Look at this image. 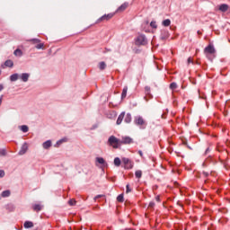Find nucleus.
<instances>
[{
	"label": "nucleus",
	"instance_id": "obj_43",
	"mask_svg": "<svg viewBox=\"0 0 230 230\" xmlns=\"http://www.w3.org/2000/svg\"><path fill=\"white\" fill-rule=\"evenodd\" d=\"M4 177V170H0V179H3Z\"/></svg>",
	"mask_w": 230,
	"mask_h": 230
},
{
	"label": "nucleus",
	"instance_id": "obj_26",
	"mask_svg": "<svg viewBox=\"0 0 230 230\" xmlns=\"http://www.w3.org/2000/svg\"><path fill=\"white\" fill-rule=\"evenodd\" d=\"M4 66L6 67H13V61L10 60V59H7L5 62H4Z\"/></svg>",
	"mask_w": 230,
	"mask_h": 230
},
{
	"label": "nucleus",
	"instance_id": "obj_15",
	"mask_svg": "<svg viewBox=\"0 0 230 230\" xmlns=\"http://www.w3.org/2000/svg\"><path fill=\"white\" fill-rule=\"evenodd\" d=\"M125 118V111H122L119 117H118V119H117V125H121V121H123Z\"/></svg>",
	"mask_w": 230,
	"mask_h": 230
},
{
	"label": "nucleus",
	"instance_id": "obj_2",
	"mask_svg": "<svg viewBox=\"0 0 230 230\" xmlns=\"http://www.w3.org/2000/svg\"><path fill=\"white\" fill-rule=\"evenodd\" d=\"M148 40L145 34H140L136 38L135 44L136 46H146Z\"/></svg>",
	"mask_w": 230,
	"mask_h": 230
},
{
	"label": "nucleus",
	"instance_id": "obj_48",
	"mask_svg": "<svg viewBox=\"0 0 230 230\" xmlns=\"http://www.w3.org/2000/svg\"><path fill=\"white\" fill-rule=\"evenodd\" d=\"M208 154H209V147L207 148L206 151H205V155H208Z\"/></svg>",
	"mask_w": 230,
	"mask_h": 230
},
{
	"label": "nucleus",
	"instance_id": "obj_56",
	"mask_svg": "<svg viewBox=\"0 0 230 230\" xmlns=\"http://www.w3.org/2000/svg\"><path fill=\"white\" fill-rule=\"evenodd\" d=\"M217 151H218V152H221V150H220V149H217Z\"/></svg>",
	"mask_w": 230,
	"mask_h": 230
},
{
	"label": "nucleus",
	"instance_id": "obj_51",
	"mask_svg": "<svg viewBox=\"0 0 230 230\" xmlns=\"http://www.w3.org/2000/svg\"><path fill=\"white\" fill-rule=\"evenodd\" d=\"M3 103V95L0 97V105Z\"/></svg>",
	"mask_w": 230,
	"mask_h": 230
},
{
	"label": "nucleus",
	"instance_id": "obj_25",
	"mask_svg": "<svg viewBox=\"0 0 230 230\" xmlns=\"http://www.w3.org/2000/svg\"><path fill=\"white\" fill-rule=\"evenodd\" d=\"M162 24H163V26L167 28L168 26H170V24H172V21L170 19L164 20L162 22Z\"/></svg>",
	"mask_w": 230,
	"mask_h": 230
},
{
	"label": "nucleus",
	"instance_id": "obj_14",
	"mask_svg": "<svg viewBox=\"0 0 230 230\" xmlns=\"http://www.w3.org/2000/svg\"><path fill=\"white\" fill-rule=\"evenodd\" d=\"M97 66L100 69V71H105V69L107 68V64L104 61H102L99 62Z\"/></svg>",
	"mask_w": 230,
	"mask_h": 230
},
{
	"label": "nucleus",
	"instance_id": "obj_34",
	"mask_svg": "<svg viewBox=\"0 0 230 230\" xmlns=\"http://www.w3.org/2000/svg\"><path fill=\"white\" fill-rule=\"evenodd\" d=\"M177 88V83H171L170 84V89H172V91L175 90Z\"/></svg>",
	"mask_w": 230,
	"mask_h": 230
},
{
	"label": "nucleus",
	"instance_id": "obj_57",
	"mask_svg": "<svg viewBox=\"0 0 230 230\" xmlns=\"http://www.w3.org/2000/svg\"><path fill=\"white\" fill-rule=\"evenodd\" d=\"M106 51H110L109 49H106Z\"/></svg>",
	"mask_w": 230,
	"mask_h": 230
},
{
	"label": "nucleus",
	"instance_id": "obj_39",
	"mask_svg": "<svg viewBox=\"0 0 230 230\" xmlns=\"http://www.w3.org/2000/svg\"><path fill=\"white\" fill-rule=\"evenodd\" d=\"M130 161V159L128 158H122V164H124V166Z\"/></svg>",
	"mask_w": 230,
	"mask_h": 230
},
{
	"label": "nucleus",
	"instance_id": "obj_58",
	"mask_svg": "<svg viewBox=\"0 0 230 230\" xmlns=\"http://www.w3.org/2000/svg\"><path fill=\"white\" fill-rule=\"evenodd\" d=\"M0 75H1V70H0Z\"/></svg>",
	"mask_w": 230,
	"mask_h": 230
},
{
	"label": "nucleus",
	"instance_id": "obj_4",
	"mask_svg": "<svg viewBox=\"0 0 230 230\" xmlns=\"http://www.w3.org/2000/svg\"><path fill=\"white\" fill-rule=\"evenodd\" d=\"M204 52L206 53L208 60H213V58L211 57V55H214L215 53V47L213 45L206 47Z\"/></svg>",
	"mask_w": 230,
	"mask_h": 230
},
{
	"label": "nucleus",
	"instance_id": "obj_3",
	"mask_svg": "<svg viewBox=\"0 0 230 230\" xmlns=\"http://www.w3.org/2000/svg\"><path fill=\"white\" fill-rule=\"evenodd\" d=\"M134 123L137 127H140V128H146V122L140 115L134 117Z\"/></svg>",
	"mask_w": 230,
	"mask_h": 230
},
{
	"label": "nucleus",
	"instance_id": "obj_21",
	"mask_svg": "<svg viewBox=\"0 0 230 230\" xmlns=\"http://www.w3.org/2000/svg\"><path fill=\"white\" fill-rule=\"evenodd\" d=\"M127 91H128V87L124 86L121 93V100H125V98H127Z\"/></svg>",
	"mask_w": 230,
	"mask_h": 230
},
{
	"label": "nucleus",
	"instance_id": "obj_5",
	"mask_svg": "<svg viewBox=\"0 0 230 230\" xmlns=\"http://www.w3.org/2000/svg\"><path fill=\"white\" fill-rule=\"evenodd\" d=\"M96 166H100L102 168V172H104V168H107L108 164L105 159L103 157H96L95 158Z\"/></svg>",
	"mask_w": 230,
	"mask_h": 230
},
{
	"label": "nucleus",
	"instance_id": "obj_54",
	"mask_svg": "<svg viewBox=\"0 0 230 230\" xmlns=\"http://www.w3.org/2000/svg\"><path fill=\"white\" fill-rule=\"evenodd\" d=\"M113 164H116V158H114L113 160Z\"/></svg>",
	"mask_w": 230,
	"mask_h": 230
},
{
	"label": "nucleus",
	"instance_id": "obj_10",
	"mask_svg": "<svg viewBox=\"0 0 230 230\" xmlns=\"http://www.w3.org/2000/svg\"><path fill=\"white\" fill-rule=\"evenodd\" d=\"M30 76L31 75L29 73H22L20 75V78L22 80V82H28L30 80Z\"/></svg>",
	"mask_w": 230,
	"mask_h": 230
},
{
	"label": "nucleus",
	"instance_id": "obj_19",
	"mask_svg": "<svg viewBox=\"0 0 230 230\" xmlns=\"http://www.w3.org/2000/svg\"><path fill=\"white\" fill-rule=\"evenodd\" d=\"M19 78H20V75L19 74H13L10 76L11 82H17V80H19Z\"/></svg>",
	"mask_w": 230,
	"mask_h": 230
},
{
	"label": "nucleus",
	"instance_id": "obj_44",
	"mask_svg": "<svg viewBox=\"0 0 230 230\" xmlns=\"http://www.w3.org/2000/svg\"><path fill=\"white\" fill-rule=\"evenodd\" d=\"M154 206H155V203L154 201H151L149 203V208H154Z\"/></svg>",
	"mask_w": 230,
	"mask_h": 230
},
{
	"label": "nucleus",
	"instance_id": "obj_37",
	"mask_svg": "<svg viewBox=\"0 0 230 230\" xmlns=\"http://www.w3.org/2000/svg\"><path fill=\"white\" fill-rule=\"evenodd\" d=\"M116 166H121V159L119 157H116Z\"/></svg>",
	"mask_w": 230,
	"mask_h": 230
},
{
	"label": "nucleus",
	"instance_id": "obj_46",
	"mask_svg": "<svg viewBox=\"0 0 230 230\" xmlns=\"http://www.w3.org/2000/svg\"><path fill=\"white\" fill-rule=\"evenodd\" d=\"M188 64H193V60H191V58H188Z\"/></svg>",
	"mask_w": 230,
	"mask_h": 230
},
{
	"label": "nucleus",
	"instance_id": "obj_52",
	"mask_svg": "<svg viewBox=\"0 0 230 230\" xmlns=\"http://www.w3.org/2000/svg\"><path fill=\"white\" fill-rule=\"evenodd\" d=\"M94 209H100V206H95Z\"/></svg>",
	"mask_w": 230,
	"mask_h": 230
},
{
	"label": "nucleus",
	"instance_id": "obj_11",
	"mask_svg": "<svg viewBox=\"0 0 230 230\" xmlns=\"http://www.w3.org/2000/svg\"><path fill=\"white\" fill-rule=\"evenodd\" d=\"M108 145H110V146H113V148H116V137H110L108 139Z\"/></svg>",
	"mask_w": 230,
	"mask_h": 230
},
{
	"label": "nucleus",
	"instance_id": "obj_40",
	"mask_svg": "<svg viewBox=\"0 0 230 230\" xmlns=\"http://www.w3.org/2000/svg\"><path fill=\"white\" fill-rule=\"evenodd\" d=\"M42 48H44V43H39L38 45H36L37 49H42Z\"/></svg>",
	"mask_w": 230,
	"mask_h": 230
},
{
	"label": "nucleus",
	"instance_id": "obj_24",
	"mask_svg": "<svg viewBox=\"0 0 230 230\" xmlns=\"http://www.w3.org/2000/svg\"><path fill=\"white\" fill-rule=\"evenodd\" d=\"M124 121L125 123H130L132 121V115L130 113H127Z\"/></svg>",
	"mask_w": 230,
	"mask_h": 230
},
{
	"label": "nucleus",
	"instance_id": "obj_30",
	"mask_svg": "<svg viewBox=\"0 0 230 230\" xmlns=\"http://www.w3.org/2000/svg\"><path fill=\"white\" fill-rule=\"evenodd\" d=\"M7 152H6V149L3 148V149H0V157H5Z\"/></svg>",
	"mask_w": 230,
	"mask_h": 230
},
{
	"label": "nucleus",
	"instance_id": "obj_27",
	"mask_svg": "<svg viewBox=\"0 0 230 230\" xmlns=\"http://www.w3.org/2000/svg\"><path fill=\"white\" fill-rule=\"evenodd\" d=\"M107 118L109 119H114V118H116V111H111V112L108 113Z\"/></svg>",
	"mask_w": 230,
	"mask_h": 230
},
{
	"label": "nucleus",
	"instance_id": "obj_13",
	"mask_svg": "<svg viewBox=\"0 0 230 230\" xmlns=\"http://www.w3.org/2000/svg\"><path fill=\"white\" fill-rule=\"evenodd\" d=\"M218 10L220 12H223L224 13H226V12H227V10H229V5L227 4H221L218 7Z\"/></svg>",
	"mask_w": 230,
	"mask_h": 230
},
{
	"label": "nucleus",
	"instance_id": "obj_55",
	"mask_svg": "<svg viewBox=\"0 0 230 230\" xmlns=\"http://www.w3.org/2000/svg\"><path fill=\"white\" fill-rule=\"evenodd\" d=\"M119 222L123 223V220L119 219Z\"/></svg>",
	"mask_w": 230,
	"mask_h": 230
},
{
	"label": "nucleus",
	"instance_id": "obj_1",
	"mask_svg": "<svg viewBox=\"0 0 230 230\" xmlns=\"http://www.w3.org/2000/svg\"><path fill=\"white\" fill-rule=\"evenodd\" d=\"M134 143V139L130 137H122L121 139L116 138V148L119 146V145H132Z\"/></svg>",
	"mask_w": 230,
	"mask_h": 230
},
{
	"label": "nucleus",
	"instance_id": "obj_41",
	"mask_svg": "<svg viewBox=\"0 0 230 230\" xmlns=\"http://www.w3.org/2000/svg\"><path fill=\"white\" fill-rule=\"evenodd\" d=\"M145 93H146V94H150V86L145 87Z\"/></svg>",
	"mask_w": 230,
	"mask_h": 230
},
{
	"label": "nucleus",
	"instance_id": "obj_32",
	"mask_svg": "<svg viewBox=\"0 0 230 230\" xmlns=\"http://www.w3.org/2000/svg\"><path fill=\"white\" fill-rule=\"evenodd\" d=\"M29 42H32L33 44H40V40L31 39V40H29Z\"/></svg>",
	"mask_w": 230,
	"mask_h": 230
},
{
	"label": "nucleus",
	"instance_id": "obj_47",
	"mask_svg": "<svg viewBox=\"0 0 230 230\" xmlns=\"http://www.w3.org/2000/svg\"><path fill=\"white\" fill-rule=\"evenodd\" d=\"M155 200H156L157 202H161V198H159V196H156V197H155Z\"/></svg>",
	"mask_w": 230,
	"mask_h": 230
},
{
	"label": "nucleus",
	"instance_id": "obj_33",
	"mask_svg": "<svg viewBox=\"0 0 230 230\" xmlns=\"http://www.w3.org/2000/svg\"><path fill=\"white\" fill-rule=\"evenodd\" d=\"M124 200H125V199H124L123 194H119V195L117 197V201H118V202H123Z\"/></svg>",
	"mask_w": 230,
	"mask_h": 230
},
{
	"label": "nucleus",
	"instance_id": "obj_7",
	"mask_svg": "<svg viewBox=\"0 0 230 230\" xmlns=\"http://www.w3.org/2000/svg\"><path fill=\"white\" fill-rule=\"evenodd\" d=\"M128 8V3L125 2L124 4H122L120 6L117 8L116 12L117 13H121L125 12Z\"/></svg>",
	"mask_w": 230,
	"mask_h": 230
},
{
	"label": "nucleus",
	"instance_id": "obj_17",
	"mask_svg": "<svg viewBox=\"0 0 230 230\" xmlns=\"http://www.w3.org/2000/svg\"><path fill=\"white\" fill-rule=\"evenodd\" d=\"M67 141V138H62L60 140H58L55 145V148H59L60 145H62V143H66Z\"/></svg>",
	"mask_w": 230,
	"mask_h": 230
},
{
	"label": "nucleus",
	"instance_id": "obj_16",
	"mask_svg": "<svg viewBox=\"0 0 230 230\" xmlns=\"http://www.w3.org/2000/svg\"><path fill=\"white\" fill-rule=\"evenodd\" d=\"M23 227L25 229H31V227H33V222L31 221H25L23 224Z\"/></svg>",
	"mask_w": 230,
	"mask_h": 230
},
{
	"label": "nucleus",
	"instance_id": "obj_28",
	"mask_svg": "<svg viewBox=\"0 0 230 230\" xmlns=\"http://www.w3.org/2000/svg\"><path fill=\"white\" fill-rule=\"evenodd\" d=\"M13 55L15 57H21L22 55V50H21V49H17L14 50Z\"/></svg>",
	"mask_w": 230,
	"mask_h": 230
},
{
	"label": "nucleus",
	"instance_id": "obj_20",
	"mask_svg": "<svg viewBox=\"0 0 230 230\" xmlns=\"http://www.w3.org/2000/svg\"><path fill=\"white\" fill-rule=\"evenodd\" d=\"M10 195H12V191H10V190H7L2 192L1 197L6 199V197H10Z\"/></svg>",
	"mask_w": 230,
	"mask_h": 230
},
{
	"label": "nucleus",
	"instance_id": "obj_8",
	"mask_svg": "<svg viewBox=\"0 0 230 230\" xmlns=\"http://www.w3.org/2000/svg\"><path fill=\"white\" fill-rule=\"evenodd\" d=\"M28 152V143H23L20 151L18 152V155H24Z\"/></svg>",
	"mask_w": 230,
	"mask_h": 230
},
{
	"label": "nucleus",
	"instance_id": "obj_50",
	"mask_svg": "<svg viewBox=\"0 0 230 230\" xmlns=\"http://www.w3.org/2000/svg\"><path fill=\"white\" fill-rule=\"evenodd\" d=\"M138 154H139V155H140L141 157H143V151L139 150V151H138Z\"/></svg>",
	"mask_w": 230,
	"mask_h": 230
},
{
	"label": "nucleus",
	"instance_id": "obj_22",
	"mask_svg": "<svg viewBox=\"0 0 230 230\" xmlns=\"http://www.w3.org/2000/svg\"><path fill=\"white\" fill-rule=\"evenodd\" d=\"M124 168L126 170H132V168H134V163L129 161L126 165H124Z\"/></svg>",
	"mask_w": 230,
	"mask_h": 230
},
{
	"label": "nucleus",
	"instance_id": "obj_31",
	"mask_svg": "<svg viewBox=\"0 0 230 230\" xmlns=\"http://www.w3.org/2000/svg\"><path fill=\"white\" fill-rule=\"evenodd\" d=\"M34 211H40L42 209V206L36 204L33 206Z\"/></svg>",
	"mask_w": 230,
	"mask_h": 230
},
{
	"label": "nucleus",
	"instance_id": "obj_45",
	"mask_svg": "<svg viewBox=\"0 0 230 230\" xmlns=\"http://www.w3.org/2000/svg\"><path fill=\"white\" fill-rule=\"evenodd\" d=\"M203 175H205V177H209V172H203Z\"/></svg>",
	"mask_w": 230,
	"mask_h": 230
},
{
	"label": "nucleus",
	"instance_id": "obj_18",
	"mask_svg": "<svg viewBox=\"0 0 230 230\" xmlns=\"http://www.w3.org/2000/svg\"><path fill=\"white\" fill-rule=\"evenodd\" d=\"M5 209H7V211H10V212L15 211V205H13V204H12V203L7 204V205L5 206Z\"/></svg>",
	"mask_w": 230,
	"mask_h": 230
},
{
	"label": "nucleus",
	"instance_id": "obj_9",
	"mask_svg": "<svg viewBox=\"0 0 230 230\" xmlns=\"http://www.w3.org/2000/svg\"><path fill=\"white\" fill-rule=\"evenodd\" d=\"M112 17H114V14L112 13L104 14L103 16L98 19V22L102 21H109L110 19H112Z\"/></svg>",
	"mask_w": 230,
	"mask_h": 230
},
{
	"label": "nucleus",
	"instance_id": "obj_42",
	"mask_svg": "<svg viewBox=\"0 0 230 230\" xmlns=\"http://www.w3.org/2000/svg\"><path fill=\"white\" fill-rule=\"evenodd\" d=\"M132 191V190L130 189V185H127L126 186V193H130Z\"/></svg>",
	"mask_w": 230,
	"mask_h": 230
},
{
	"label": "nucleus",
	"instance_id": "obj_36",
	"mask_svg": "<svg viewBox=\"0 0 230 230\" xmlns=\"http://www.w3.org/2000/svg\"><path fill=\"white\" fill-rule=\"evenodd\" d=\"M150 26H151V28H154V29L155 30V29H157V22H150Z\"/></svg>",
	"mask_w": 230,
	"mask_h": 230
},
{
	"label": "nucleus",
	"instance_id": "obj_38",
	"mask_svg": "<svg viewBox=\"0 0 230 230\" xmlns=\"http://www.w3.org/2000/svg\"><path fill=\"white\" fill-rule=\"evenodd\" d=\"M68 204H69V206H75V204H76V200H75V199H70L69 201H68Z\"/></svg>",
	"mask_w": 230,
	"mask_h": 230
},
{
	"label": "nucleus",
	"instance_id": "obj_35",
	"mask_svg": "<svg viewBox=\"0 0 230 230\" xmlns=\"http://www.w3.org/2000/svg\"><path fill=\"white\" fill-rule=\"evenodd\" d=\"M100 199H105V195H97L95 196V198L93 199V200H98Z\"/></svg>",
	"mask_w": 230,
	"mask_h": 230
},
{
	"label": "nucleus",
	"instance_id": "obj_49",
	"mask_svg": "<svg viewBox=\"0 0 230 230\" xmlns=\"http://www.w3.org/2000/svg\"><path fill=\"white\" fill-rule=\"evenodd\" d=\"M4 89V86H3V84H0V93L1 91H3Z\"/></svg>",
	"mask_w": 230,
	"mask_h": 230
},
{
	"label": "nucleus",
	"instance_id": "obj_6",
	"mask_svg": "<svg viewBox=\"0 0 230 230\" xmlns=\"http://www.w3.org/2000/svg\"><path fill=\"white\" fill-rule=\"evenodd\" d=\"M170 38V32L166 29H162L160 32V40H166Z\"/></svg>",
	"mask_w": 230,
	"mask_h": 230
},
{
	"label": "nucleus",
	"instance_id": "obj_23",
	"mask_svg": "<svg viewBox=\"0 0 230 230\" xmlns=\"http://www.w3.org/2000/svg\"><path fill=\"white\" fill-rule=\"evenodd\" d=\"M19 129L22 130V132H29L30 130V128L26 125H22V126H19Z\"/></svg>",
	"mask_w": 230,
	"mask_h": 230
},
{
	"label": "nucleus",
	"instance_id": "obj_12",
	"mask_svg": "<svg viewBox=\"0 0 230 230\" xmlns=\"http://www.w3.org/2000/svg\"><path fill=\"white\" fill-rule=\"evenodd\" d=\"M52 146L53 143L51 142V140H47L42 144L44 150H49V148H51Z\"/></svg>",
	"mask_w": 230,
	"mask_h": 230
},
{
	"label": "nucleus",
	"instance_id": "obj_29",
	"mask_svg": "<svg viewBox=\"0 0 230 230\" xmlns=\"http://www.w3.org/2000/svg\"><path fill=\"white\" fill-rule=\"evenodd\" d=\"M135 176H136L137 179H141V177H143V172H141L139 170L136 171Z\"/></svg>",
	"mask_w": 230,
	"mask_h": 230
},
{
	"label": "nucleus",
	"instance_id": "obj_53",
	"mask_svg": "<svg viewBox=\"0 0 230 230\" xmlns=\"http://www.w3.org/2000/svg\"><path fill=\"white\" fill-rule=\"evenodd\" d=\"M110 107H114V104L113 103H110Z\"/></svg>",
	"mask_w": 230,
	"mask_h": 230
}]
</instances>
